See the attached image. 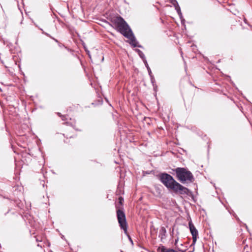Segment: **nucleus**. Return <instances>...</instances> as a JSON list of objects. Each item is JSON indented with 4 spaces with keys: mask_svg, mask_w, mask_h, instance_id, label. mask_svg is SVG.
<instances>
[{
    "mask_svg": "<svg viewBox=\"0 0 252 252\" xmlns=\"http://www.w3.org/2000/svg\"><path fill=\"white\" fill-rule=\"evenodd\" d=\"M144 63H145V66H146V67L147 68V70L148 71V73H149V75H151V74H152V71H151V70L150 67L148 65V64L146 60L145 61Z\"/></svg>",
    "mask_w": 252,
    "mask_h": 252,
    "instance_id": "9",
    "label": "nucleus"
},
{
    "mask_svg": "<svg viewBox=\"0 0 252 252\" xmlns=\"http://www.w3.org/2000/svg\"><path fill=\"white\" fill-rule=\"evenodd\" d=\"M176 177L182 184L192 183L194 178L190 171L185 168L178 167L175 169Z\"/></svg>",
    "mask_w": 252,
    "mask_h": 252,
    "instance_id": "2",
    "label": "nucleus"
},
{
    "mask_svg": "<svg viewBox=\"0 0 252 252\" xmlns=\"http://www.w3.org/2000/svg\"><path fill=\"white\" fill-rule=\"evenodd\" d=\"M158 252H178L172 249H168L163 246H160L158 249Z\"/></svg>",
    "mask_w": 252,
    "mask_h": 252,
    "instance_id": "7",
    "label": "nucleus"
},
{
    "mask_svg": "<svg viewBox=\"0 0 252 252\" xmlns=\"http://www.w3.org/2000/svg\"><path fill=\"white\" fill-rule=\"evenodd\" d=\"M162 231H164V232H166V230H165V229L164 228V227H162L161 228Z\"/></svg>",
    "mask_w": 252,
    "mask_h": 252,
    "instance_id": "17",
    "label": "nucleus"
},
{
    "mask_svg": "<svg viewBox=\"0 0 252 252\" xmlns=\"http://www.w3.org/2000/svg\"><path fill=\"white\" fill-rule=\"evenodd\" d=\"M112 22L121 34L130 40V44L133 47L142 48V46L138 44L131 29L125 20L121 16L114 17Z\"/></svg>",
    "mask_w": 252,
    "mask_h": 252,
    "instance_id": "1",
    "label": "nucleus"
},
{
    "mask_svg": "<svg viewBox=\"0 0 252 252\" xmlns=\"http://www.w3.org/2000/svg\"><path fill=\"white\" fill-rule=\"evenodd\" d=\"M190 232L192 236V244H195L198 235V230L196 229L191 220L189 222Z\"/></svg>",
    "mask_w": 252,
    "mask_h": 252,
    "instance_id": "6",
    "label": "nucleus"
},
{
    "mask_svg": "<svg viewBox=\"0 0 252 252\" xmlns=\"http://www.w3.org/2000/svg\"><path fill=\"white\" fill-rule=\"evenodd\" d=\"M245 226H246V229L247 230H248V227L247 225L246 224H245Z\"/></svg>",
    "mask_w": 252,
    "mask_h": 252,
    "instance_id": "18",
    "label": "nucleus"
},
{
    "mask_svg": "<svg viewBox=\"0 0 252 252\" xmlns=\"http://www.w3.org/2000/svg\"><path fill=\"white\" fill-rule=\"evenodd\" d=\"M172 190L175 193H179L181 194L188 195L189 193V189L188 188L183 186L178 182Z\"/></svg>",
    "mask_w": 252,
    "mask_h": 252,
    "instance_id": "5",
    "label": "nucleus"
},
{
    "mask_svg": "<svg viewBox=\"0 0 252 252\" xmlns=\"http://www.w3.org/2000/svg\"><path fill=\"white\" fill-rule=\"evenodd\" d=\"M170 1V2L172 4V3H177V0H169Z\"/></svg>",
    "mask_w": 252,
    "mask_h": 252,
    "instance_id": "12",
    "label": "nucleus"
},
{
    "mask_svg": "<svg viewBox=\"0 0 252 252\" xmlns=\"http://www.w3.org/2000/svg\"><path fill=\"white\" fill-rule=\"evenodd\" d=\"M139 56H140V57L142 59L143 62H144L146 60L145 59V55L144 54V53L141 51H140V50L139 49H137L136 50Z\"/></svg>",
    "mask_w": 252,
    "mask_h": 252,
    "instance_id": "8",
    "label": "nucleus"
},
{
    "mask_svg": "<svg viewBox=\"0 0 252 252\" xmlns=\"http://www.w3.org/2000/svg\"><path fill=\"white\" fill-rule=\"evenodd\" d=\"M60 114H60V113H58V115H59L60 116H61Z\"/></svg>",
    "mask_w": 252,
    "mask_h": 252,
    "instance_id": "21",
    "label": "nucleus"
},
{
    "mask_svg": "<svg viewBox=\"0 0 252 252\" xmlns=\"http://www.w3.org/2000/svg\"><path fill=\"white\" fill-rule=\"evenodd\" d=\"M117 216L121 229H123L125 233H126L127 225L125 213L122 210L119 209L117 211Z\"/></svg>",
    "mask_w": 252,
    "mask_h": 252,
    "instance_id": "4",
    "label": "nucleus"
},
{
    "mask_svg": "<svg viewBox=\"0 0 252 252\" xmlns=\"http://www.w3.org/2000/svg\"><path fill=\"white\" fill-rule=\"evenodd\" d=\"M178 238H177L175 241V245H177V243L178 242Z\"/></svg>",
    "mask_w": 252,
    "mask_h": 252,
    "instance_id": "16",
    "label": "nucleus"
},
{
    "mask_svg": "<svg viewBox=\"0 0 252 252\" xmlns=\"http://www.w3.org/2000/svg\"><path fill=\"white\" fill-rule=\"evenodd\" d=\"M160 181L168 189L173 190L177 182L173 177L166 173H162L158 175Z\"/></svg>",
    "mask_w": 252,
    "mask_h": 252,
    "instance_id": "3",
    "label": "nucleus"
},
{
    "mask_svg": "<svg viewBox=\"0 0 252 252\" xmlns=\"http://www.w3.org/2000/svg\"><path fill=\"white\" fill-rule=\"evenodd\" d=\"M63 118H62V120H64V116H63Z\"/></svg>",
    "mask_w": 252,
    "mask_h": 252,
    "instance_id": "20",
    "label": "nucleus"
},
{
    "mask_svg": "<svg viewBox=\"0 0 252 252\" xmlns=\"http://www.w3.org/2000/svg\"><path fill=\"white\" fill-rule=\"evenodd\" d=\"M150 77H151V82L152 83H153V84H154V82L155 81V79H154V77L153 76V75H152V74H151V75H150Z\"/></svg>",
    "mask_w": 252,
    "mask_h": 252,
    "instance_id": "11",
    "label": "nucleus"
},
{
    "mask_svg": "<svg viewBox=\"0 0 252 252\" xmlns=\"http://www.w3.org/2000/svg\"><path fill=\"white\" fill-rule=\"evenodd\" d=\"M172 4L174 5V6L175 7V8H176V6H179V4H178V2L177 1V3H172Z\"/></svg>",
    "mask_w": 252,
    "mask_h": 252,
    "instance_id": "14",
    "label": "nucleus"
},
{
    "mask_svg": "<svg viewBox=\"0 0 252 252\" xmlns=\"http://www.w3.org/2000/svg\"><path fill=\"white\" fill-rule=\"evenodd\" d=\"M128 239H129V241H130L131 244L133 245V241H132L131 237L129 236H128Z\"/></svg>",
    "mask_w": 252,
    "mask_h": 252,
    "instance_id": "13",
    "label": "nucleus"
},
{
    "mask_svg": "<svg viewBox=\"0 0 252 252\" xmlns=\"http://www.w3.org/2000/svg\"><path fill=\"white\" fill-rule=\"evenodd\" d=\"M178 14L179 15L180 18H182L183 15L181 12H180V13H178Z\"/></svg>",
    "mask_w": 252,
    "mask_h": 252,
    "instance_id": "15",
    "label": "nucleus"
},
{
    "mask_svg": "<svg viewBox=\"0 0 252 252\" xmlns=\"http://www.w3.org/2000/svg\"><path fill=\"white\" fill-rule=\"evenodd\" d=\"M122 200H123V199H121V198H120V202L121 203L122 202Z\"/></svg>",
    "mask_w": 252,
    "mask_h": 252,
    "instance_id": "19",
    "label": "nucleus"
},
{
    "mask_svg": "<svg viewBox=\"0 0 252 252\" xmlns=\"http://www.w3.org/2000/svg\"><path fill=\"white\" fill-rule=\"evenodd\" d=\"M175 10H176L177 13H180V12H181L179 5L178 6H176Z\"/></svg>",
    "mask_w": 252,
    "mask_h": 252,
    "instance_id": "10",
    "label": "nucleus"
}]
</instances>
